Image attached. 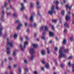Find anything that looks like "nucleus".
Wrapping results in <instances>:
<instances>
[{"label": "nucleus", "instance_id": "obj_49", "mask_svg": "<svg viewBox=\"0 0 74 74\" xmlns=\"http://www.w3.org/2000/svg\"><path fill=\"white\" fill-rule=\"evenodd\" d=\"M34 73L35 74H38V73H37V72L36 71H35L34 72Z\"/></svg>", "mask_w": 74, "mask_h": 74}, {"label": "nucleus", "instance_id": "obj_36", "mask_svg": "<svg viewBox=\"0 0 74 74\" xmlns=\"http://www.w3.org/2000/svg\"><path fill=\"white\" fill-rule=\"evenodd\" d=\"M37 24L36 23H35L34 24V26L35 27H36L37 26Z\"/></svg>", "mask_w": 74, "mask_h": 74}, {"label": "nucleus", "instance_id": "obj_50", "mask_svg": "<svg viewBox=\"0 0 74 74\" xmlns=\"http://www.w3.org/2000/svg\"><path fill=\"white\" fill-rule=\"evenodd\" d=\"M70 40L71 41H73V37H71L70 38Z\"/></svg>", "mask_w": 74, "mask_h": 74}, {"label": "nucleus", "instance_id": "obj_5", "mask_svg": "<svg viewBox=\"0 0 74 74\" xmlns=\"http://www.w3.org/2000/svg\"><path fill=\"white\" fill-rule=\"evenodd\" d=\"M68 14L66 15L65 17V19L67 21H69L70 19V15L71 14V12H68Z\"/></svg>", "mask_w": 74, "mask_h": 74}, {"label": "nucleus", "instance_id": "obj_31", "mask_svg": "<svg viewBox=\"0 0 74 74\" xmlns=\"http://www.w3.org/2000/svg\"><path fill=\"white\" fill-rule=\"evenodd\" d=\"M61 14L62 15H64V10H63L61 11Z\"/></svg>", "mask_w": 74, "mask_h": 74}, {"label": "nucleus", "instance_id": "obj_34", "mask_svg": "<svg viewBox=\"0 0 74 74\" xmlns=\"http://www.w3.org/2000/svg\"><path fill=\"white\" fill-rule=\"evenodd\" d=\"M54 60L55 62L56 65H58V63H57V62H56V59H54Z\"/></svg>", "mask_w": 74, "mask_h": 74}, {"label": "nucleus", "instance_id": "obj_37", "mask_svg": "<svg viewBox=\"0 0 74 74\" xmlns=\"http://www.w3.org/2000/svg\"><path fill=\"white\" fill-rule=\"evenodd\" d=\"M24 69L25 70V71H27V68L26 67H24Z\"/></svg>", "mask_w": 74, "mask_h": 74}, {"label": "nucleus", "instance_id": "obj_44", "mask_svg": "<svg viewBox=\"0 0 74 74\" xmlns=\"http://www.w3.org/2000/svg\"><path fill=\"white\" fill-rule=\"evenodd\" d=\"M42 64H45V61L44 60H42Z\"/></svg>", "mask_w": 74, "mask_h": 74}, {"label": "nucleus", "instance_id": "obj_26", "mask_svg": "<svg viewBox=\"0 0 74 74\" xmlns=\"http://www.w3.org/2000/svg\"><path fill=\"white\" fill-rule=\"evenodd\" d=\"M57 21H58V20H57L56 19L52 20V22H53L54 23H56V22H57Z\"/></svg>", "mask_w": 74, "mask_h": 74}, {"label": "nucleus", "instance_id": "obj_6", "mask_svg": "<svg viewBox=\"0 0 74 74\" xmlns=\"http://www.w3.org/2000/svg\"><path fill=\"white\" fill-rule=\"evenodd\" d=\"M9 38H8L7 39V40L8 41V42L7 43V45H10V47H14V44H13V43L12 42H9Z\"/></svg>", "mask_w": 74, "mask_h": 74}, {"label": "nucleus", "instance_id": "obj_58", "mask_svg": "<svg viewBox=\"0 0 74 74\" xmlns=\"http://www.w3.org/2000/svg\"><path fill=\"white\" fill-rule=\"evenodd\" d=\"M8 15H10L11 14V12H8L7 13Z\"/></svg>", "mask_w": 74, "mask_h": 74}, {"label": "nucleus", "instance_id": "obj_13", "mask_svg": "<svg viewBox=\"0 0 74 74\" xmlns=\"http://www.w3.org/2000/svg\"><path fill=\"white\" fill-rule=\"evenodd\" d=\"M13 16L14 17H17V16H18V14H17V13L15 12L13 14Z\"/></svg>", "mask_w": 74, "mask_h": 74}, {"label": "nucleus", "instance_id": "obj_4", "mask_svg": "<svg viewBox=\"0 0 74 74\" xmlns=\"http://www.w3.org/2000/svg\"><path fill=\"white\" fill-rule=\"evenodd\" d=\"M55 11L54 10V6H52L51 10L48 11V14L49 15H52L53 13L55 12Z\"/></svg>", "mask_w": 74, "mask_h": 74}, {"label": "nucleus", "instance_id": "obj_53", "mask_svg": "<svg viewBox=\"0 0 74 74\" xmlns=\"http://www.w3.org/2000/svg\"><path fill=\"white\" fill-rule=\"evenodd\" d=\"M68 64L69 66H71V63H70V62H69V63H68Z\"/></svg>", "mask_w": 74, "mask_h": 74}, {"label": "nucleus", "instance_id": "obj_9", "mask_svg": "<svg viewBox=\"0 0 74 74\" xmlns=\"http://www.w3.org/2000/svg\"><path fill=\"white\" fill-rule=\"evenodd\" d=\"M46 34V32L45 31L43 33V35L41 37V38L42 40H45V34Z\"/></svg>", "mask_w": 74, "mask_h": 74}, {"label": "nucleus", "instance_id": "obj_1", "mask_svg": "<svg viewBox=\"0 0 74 74\" xmlns=\"http://www.w3.org/2000/svg\"><path fill=\"white\" fill-rule=\"evenodd\" d=\"M63 48V47L60 48V49L59 51V53L60 55L59 56V58L60 59L62 58L66 57V55L63 53V51H62V49Z\"/></svg>", "mask_w": 74, "mask_h": 74}, {"label": "nucleus", "instance_id": "obj_18", "mask_svg": "<svg viewBox=\"0 0 74 74\" xmlns=\"http://www.w3.org/2000/svg\"><path fill=\"white\" fill-rule=\"evenodd\" d=\"M34 6V4L33 3H30V7L31 8H32Z\"/></svg>", "mask_w": 74, "mask_h": 74}, {"label": "nucleus", "instance_id": "obj_63", "mask_svg": "<svg viewBox=\"0 0 74 74\" xmlns=\"http://www.w3.org/2000/svg\"><path fill=\"white\" fill-rule=\"evenodd\" d=\"M52 41L51 40L49 42V43H50V44H51L52 43Z\"/></svg>", "mask_w": 74, "mask_h": 74}, {"label": "nucleus", "instance_id": "obj_2", "mask_svg": "<svg viewBox=\"0 0 74 74\" xmlns=\"http://www.w3.org/2000/svg\"><path fill=\"white\" fill-rule=\"evenodd\" d=\"M16 23H19V24L18 25V27L17 28V30H19L20 29H21V26H23V25L21 23V21H20L19 20H16L15 21Z\"/></svg>", "mask_w": 74, "mask_h": 74}, {"label": "nucleus", "instance_id": "obj_11", "mask_svg": "<svg viewBox=\"0 0 74 74\" xmlns=\"http://www.w3.org/2000/svg\"><path fill=\"white\" fill-rule=\"evenodd\" d=\"M30 53H31V54H34V49L31 48L30 49Z\"/></svg>", "mask_w": 74, "mask_h": 74}, {"label": "nucleus", "instance_id": "obj_43", "mask_svg": "<svg viewBox=\"0 0 74 74\" xmlns=\"http://www.w3.org/2000/svg\"><path fill=\"white\" fill-rule=\"evenodd\" d=\"M9 59L10 60H12V57H9Z\"/></svg>", "mask_w": 74, "mask_h": 74}, {"label": "nucleus", "instance_id": "obj_41", "mask_svg": "<svg viewBox=\"0 0 74 74\" xmlns=\"http://www.w3.org/2000/svg\"><path fill=\"white\" fill-rule=\"evenodd\" d=\"M44 29V27H42L40 28V30H42Z\"/></svg>", "mask_w": 74, "mask_h": 74}, {"label": "nucleus", "instance_id": "obj_20", "mask_svg": "<svg viewBox=\"0 0 74 74\" xmlns=\"http://www.w3.org/2000/svg\"><path fill=\"white\" fill-rule=\"evenodd\" d=\"M17 51L16 50H15L13 52V56H16V51Z\"/></svg>", "mask_w": 74, "mask_h": 74}, {"label": "nucleus", "instance_id": "obj_51", "mask_svg": "<svg viewBox=\"0 0 74 74\" xmlns=\"http://www.w3.org/2000/svg\"><path fill=\"white\" fill-rule=\"evenodd\" d=\"M72 69H74V64H72Z\"/></svg>", "mask_w": 74, "mask_h": 74}, {"label": "nucleus", "instance_id": "obj_39", "mask_svg": "<svg viewBox=\"0 0 74 74\" xmlns=\"http://www.w3.org/2000/svg\"><path fill=\"white\" fill-rule=\"evenodd\" d=\"M64 33H67V30L66 29H64Z\"/></svg>", "mask_w": 74, "mask_h": 74}, {"label": "nucleus", "instance_id": "obj_32", "mask_svg": "<svg viewBox=\"0 0 74 74\" xmlns=\"http://www.w3.org/2000/svg\"><path fill=\"white\" fill-rule=\"evenodd\" d=\"M65 52L66 53H67L69 52V49H65L64 50Z\"/></svg>", "mask_w": 74, "mask_h": 74}, {"label": "nucleus", "instance_id": "obj_33", "mask_svg": "<svg viewBox=\"0 0 74 74\" xmlns=\"http://www.w3.org/2000/svg\"><path fill=\"white\" fill-rule=\"evenodd\" d=\"M7 5H8V3H5L4 6L5 7H7Z\"/></svg>", "mask_w": 74, "mask_h": 74}, {"label": "nucleus", "instance_id": "obj_35", "mask_svg": "<svg viewBox=\"0 0 74 74\" xmlns=\"http://www.w3.org/2000/svg\"><path fill=\"white\" fill-rule=\"evenodd\" d=\"M13 66L14 68H16L17 67V64H14L13 65Z\"/></svg>", "mask_w": 74, "mask_h": 74}, {"label": "nucleus", "instance_id": "obj_61", "mask_svg": "<svg viewBox=\"0 0 74 74\" xmlns=\"http://www.w3.org/2000/svg\"><path fill=\"white\" fill-rule=\"evenodd\" d=\"M41 69L43 71H44V68L43 67H42L41 68Z\"/></svg>", "mask_w": 74, "mask_h": 74}, {"label": "nucleus", "instance_id": "obj_57", "mask_svg": "<svg viewBox=\"0 0 74 74\" xmlns=\"http://www.w3.org/2000/svg\"><path fill=\"white\" fill-rule=\"evenodd\" d=\"M27 31L28 33H29L30 31H29V29H27Z\"/></svg>", "mask_w": 74, "mask_h": 74}, {"label": "nucleus", "instance_id": "obj_15", "mask_svg": "<svg viewBox=\"0 0 74 74\" xmlns=\"http://www.w3.org/2000/svg\"><path fill=\"white\" fill-rule=\"evenodd\" d=\"M49 34L51 37H53V36H54V34L52 32H49Z\"/></svg>", "mask_w": 74, "mask_h": 74}, {"label": "nucleus", "instance_id": "obj_24", "mask_svg": "<svg viewBox=\"0 0 74 74\" xmlns=\"http://www.w3.org/2000/svg\"><path fill=\"white\" fill-rule=\"evenodd\" d=\"M33 46L34 48H37V45L36 44H33Z\"/></svg>", "mask_w": 74, "mask_h": 74}, {"label": "nucleus", "instance_id": "obj_16", "mask_svg": "<svg viewBox=\"0 0 74 74\" xmlns=\"http://www.w3.org/2000/svg\"><path fill=\"white\" fill-rule=\"evenodd\" d=\"M66 10H67L68 8L70 10V9H71V6H69V5H66Z\"/></svg>", "mask_w": 74, "mask_h": 74}, {"label": "nucleus", "instance_id": "obj_64", "mask_svg": "<svg viewBox=\"0 0 74 74\" xmlns=\"http://www.w3.org/2000/svg\"><path fill=\"white\" fill-rule=\"evenodd\" d=\"M10 10V8H6V10Z\"/></svg>", "mask_w": 74, "mask_h": 74}, {"label": "nucleus", "instance_id": "obj_21", "mask_svg": "<svg viewBox=\"0 0 74 74\" xmlns=\"http://www.w3.org/2000/svg\"><path fill=\"white\" fill-rule=\"evenodd\" d=\"M21 72H22V71H21V68H19V70H18V74H21Z\"/></svg>", "mask_w": 74, "mask_h": 74}, {"label": "nucleus", "instance_id": "obj_3", "mask_svg": "<svg viewBox=\"0 0 74 74\" xmlns=\"http://www.w3.org/2000/svg\"><path fill=\"white\" fill-rule=\"evenodd\" d=\"M28 44V42L27 41H26L24 43V47H22V45L21 44L20 45V47L21 48V49L22 51H23L25 49V48H26V45Z\"/></svg>", "mask_w": 74, "mask_h": 74}, {"label": "nucleus", "instance_id": "obj_28", "mask_svg": "<svg viewBox=\"0 0 74 74\" xmlns=\"http://www.w3.org/2000/svg\"><path fill=\"white\" fill-rule=\"evenodd\" d=\"M63 44H66V39H64L63 41Z\"/></svg>", "mask_w": 74, "mask_h": 74}, {"label": "nucleus", "instance_id": "obj_62", "mask_svg": "<svg viewBox=\"0 0 74 74\" xmlns=\"http://www.w3.org/2000/svg\"><path fill=\"white\" fill-rule=\"evenodd\" d=\"M24 1L25 3H27V1L26 0H24Z\"/></svg>", "mask_w": 74, "mask_h": 74}, {"label": "nucleus", "instance_id": "obj_23", "mask_svg": "<svg viewBox=\"0 0 74 74\" xmlns=\"http://www.w3.org/2000/svg\"><path fill=\"white\" fill-rule=\"evenodd\" d=\"M45 29L46 31H48V27L47 26H46L45 27Z\"/></svg>", "mask_w": 74, "mask_h": 74}, {"label": "nucleus", "instance_id": "obj_59", "mask_svg": "<svg viewBox=\"0 0 74 74\" xmlns=\"http://www.w3.org/2000/svg\"><path fill=\"white\" fill-rule=\"evenodd\" d=\"M38 15H39V16H40L41 15V14H40V13L39 12H38Z\"/></svg>", "mask_w": 74, "mask_h": 74}, {"label": "nucleus", "instance_id": "obj_29", "mask_svg": "<svg viewBox=\"0 0 74 74\" xmlns=\"http://www.w3.org/2000/svg\"><path fill=\"white\" fill-rule=\"evenodd\" d=\"M18 35L16 34H15L14 36V37L15 39H16Z\"/></svg>", "mask_w": 74, "mask_h": 74}, {"label": "nucleus", "instance_id": "obj_14", "mask_svg": "<svg viewBox=\"0 0 74 74\" xmlns=\"http://www.w3.org/2000/svg\"><path fill=\"white\" fill-rule=\"evenodd\" d=\"M3 28V27H1V28L0 29V36L2 35V32L1 31H2Z\"/></svg>", "mask_w": 74, "mask_h": 74}, {"label": "nucleus", "instance_id": "obj_48", "mask_svg": "<svg viewBox=\"0 0 74 74\" xmlns=\"http://www.w3.org/2000/svg\"><path fill=\"white\" fill-rule=\"evenodd\" d=\"M11 67H12V66L10 65H9L8 66V68L10 69H11Z\"/></svg>", "mask_w": 74, "mask_h": 74}, {"label": "nucleus", "instance_id": "obj_55", "mask_svg": "<svg viewBox=\"0 0 74 74\" xmlns=\"http://www.w3.org/2000/svg\"><path fill=\"white\" fill-rule=\"evenodd\" d=\"M2 13H3V15L5 14V12H4V11L2 10Z\"/></svg>", "mask_w": 74, "mask_h": 74}, {"label": "nucleus", "instance_id": "obj_52", "mask_svg": "<svg viewBox=\"0 0 74 74\" xmlns=\"http://www.w3.org/2000/svg\"><path fill=\"white\" fill-rule=\"evenodd\" d=\"M25 38L26 39V40H28V39H29V38H28V36H25Z\"/></svg>", "mask_w": 74, "mask_h": 74}, {"label": "nucleus", "instance_id": "obj_60", "mask_svg": "<svg viewBox=\"0 0 74 74\" xmlns=\"http://www.w3.org/2000/svg\"><path fill=\"white\" fill-rule=\"evenodd\" d=\"M57 49H58V47H56L55 48V51H57Z\"/></svg>", "mask_w": 74, "mask_h": 74}, {"label": "nucleus", "instance_id": "obj_22", "mask_svg": "<svg viewBox=\"0 0 74 74\" xmlns=\"http://www.w3.org/2000/svg\"><path fill=\"white\" fill-rule=\"evenodd\" d=\"M64 26L66 27H69V26L68 25V24L67 23H65L64 24Z\"/></svg>", "mask_w": 74, "mask_h": 74}, {"label": "nucleus", "instance_id": "obj_8", "mask_svg": "<svg viewBox=\"0 0 74 74\" xmlns=\"http://www.w3.org/2000/svg\"><path fill=\"white\" fill-rule=\"evenodd\" d=\"M21 11H23L25 10V6H24V5L23 4V3H21Z\"/></svg>", "mask_w": 74, "mask_h": 74}, {"label": "nucleus", "instance_id": "obj_45", "mask_svg": "<svg viewBox=\"0 0 74 74\" xmlns=\"http://www.w3.org/2000/svg\"><path fill=\"white\" fill-rule=\"evenodd\" d=\"M2 19L1 20V21H4V16L3 15L2 16Z\"/></svg>", "mask_w": 74, "mask_h": 74}, {"label": "nucleus", "instance_id": "obj_7", "mask_svg": "<svg viewBox=\"0 0 74 74\" xmlns=\"http://www.w3.org/2000/svg\"><path fill=\"white\" fill-rule=\"evenodd\" d=\"M10 47L9 46L6 48V51L7 54L8 55H10V54L11 53V51H10Z\"/></svg>", "mask_w": 74, "mask_h": 74}, {"label": "nucleus", "instance_id": "obj_19", "mask_svg": "<svg viewBox=\"0 0 74 74\" xmlns=\"http://www.w3.org/2000/svg\"><path fill=\"white\" fill-rule=\"evenodd\" d=\"M34 56L33 55H32L31 56L30 58V59L31 60H33L34 59Z\"/></svg>", "mask_w": 74, "mask_h": 74}, {"label": "nucleus", "instance_id": "obj_54", "mask_svg": "<svg viewBox=\"0 0 74 74\" xmlns=\"http://www.w3.org/2000/svg\"><path fill=\"white\" fill-rule=\"evenodd\" d=\"M23 38L22 37H20V40L21 41H23Z\"/></svg>", "mask_w": 74, "mask_h": 74}, {"label": "nucleus", "instance_id": "obj_46", "mask_svg": "<svg viewBox=\"0 0 74 74\" xmlns=\"http://www.w3.org/2000/svg\"><path fill=\"white\" fill-rule=\"evenodd\" d=\"M51 27H52V30H54L55 29H54V27H53V26L52 25Z\"/></svg>", "mask_w": 74, "mask_h": 74}, {"label": "nucleus", "instance_id": "obj_42", "mask_svg": "<svg viewBox=\"0 0 74 74\" xmlns=\"http://www.w3.org/2000/svg\"><path fill=\"white\" fill-rule=\"evenodd\" d=\"M10 74H14V72H13V71H10Z\"/></svg>", "mask_w": 74, "mask_h": 74}, {"label": "nucleus", "instance_id": "obj_17", "mask_svg": "<svg viewBox=\"0 0 74 74\" xmlns=\"http://www.w3.org/2000/svg\"><path fill=\"white\" fill-rule=\"evenodd\" d=\"M30 21H33V15H32L30 17Z\"/></svg>", "mask_w": 74, "mask_h": 74}, {"label": "nucleus", "instance_id": "obj_38", "mask_svg": "<svg viewBox=\"0 0 74 74\" xmlns=\"http://www.w3.org/2000/svg\"><path fill=\"white\" fill-rule=\"evenodd\" d=\"M64 66V65L63 64H62L61 65V67L62 68H63Z\"/></svg>", "mask_w": 74, "mask_h": 74}, {"label": "nucleus", "instance_id": "obj_47", "mask_svg": "<svg viewBox=\"0 0 74 74\" xmlns=\"http://www.w3.org/2000/svg\"><path fill=\"white\" fill-rule=\"evenodd\" d=\"M73 58V57L72 56H70L68 58L69 59H71Z\"/></svg>", "mask_w": 74, "mask_h": 74}, {"label": "nucleus", "instance_id": "obj_40", "mask_svg": "<svg viewBox=\"0 0 74 74\" xmlns=\"http://www.w3.org/2000/svg\"><path fill=\"white\" fill-rule=\"evenodd\" d=\"M24 63H27V60L26 59H25L24 60Z\"/></svg>", "mask_w": 74, "mask_h": 74}, {"label": "nucleus", "instance_id": "obj_27", "mask_svg": "<svg viewBox=\"0 0 74 74\" xmlns=\"http://www.w3.org/2000/svg\"><path fill=\"white\" fill-rule=\"evenodd\" d=\"M47 50L48 54H49L50 53V51H49V48H47Z\"/></svg>", "mask_w": 74, "mask_h": 74}, {"label": "nucleus", "instance_id": "obj_30", "mask_svg": "<svg viewBox=\"0 0 74 74\" xmlns=\"http://www.w3.org/2000/svg\"><path fill=\"white\" fill-rule=\"evenodd\" d=\"M45 67L47 69L49 68V65L48 64H46L45 65Z\"/></svg>", "mask_w": 74, "mask_h": 74}, {"label": "nucleus", "instance_id": "obj_12", "mask_svg": "<svg viewBox=\"0 0 74 74\" xmlns=\"http://www.w3.org/2000/svg\"><path fill=\"white\" fill-rule=\"evenodd\" d=\"M36 4H37L36 7L38 8H40L41 7L39 5L40 3H39V1H36Z\"/></svg>", "mask_w": 74, "mask_h": 74}, {"label": "nucleus", "instance_id": "obj_10", "mask_svg": "<svg viewBox=\"0 0 74 74\" xmlns=\"http://www.w3.org/2000/svg\"><path fill=\"white\" fill-rule=\"evenodd\" d=\"M55 3L56 4V9L57 10H59V7L57 5V4H58L59 3V2L58 1H56L55 2Z\"/></svg>", "mask_w": 74, "mask_h": 74}, {"label": "nucleus", "instance_id": "obj_56", "mask_svg": "<svg viewBox=\"0 0 74 74\" xmlns=\"http://www.w3.org/2000/svg\"><path fill=\"white\" fill-rule=\"evenodd\" d=\"M27 23H25V26H27Z\"/></svg>", "mask_w": 74, "mask_h": 74}, {"label": "nucleus", "instance_id": "obj_25", "mask_svg": "<svg viewBox=\"0 0 74 74\" xmlns=\"http://www.w3.org/2000/svg\"><path fill=\"white\" fill-rule=\"evenodd\" d=\"M41 53L42 55H44L45 54V51L44 50H43L41 51Z\"/></svg>", "mask_w": 74, "mask_h": 74}]
</instances>
